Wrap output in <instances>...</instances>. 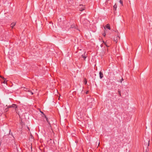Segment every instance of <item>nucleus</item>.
Returning a JSON list of instances; mask_svg holds the SVG:
<instances>
[{
  "label": "nucleus",
  "instance_id": "obj_17",
  "mask_svg": "<svg viewBox=\"0 0 152 152\" xmlns=\"http://www.w3.org/2000/svg\"><path fill=\"white\" fill-rule=\"evenodd\" d=\"M117 7V6L116 5V4H115V10H116V9Z\"/></svg>",
  "mask_w": 152,
  "mask_h": 152
},
{
  "label": "nucleus",
  "instance_id": "obj_3",
  "mask_svg": "<svg viewBox=\"0 0 152 152\" xmlns=\"http://www.w3.org/2000/svg\"><path fill=\"white\" fill-rule=\"evenodd\" d=\"M6 106L7 107V108L6 109V110L8 108L12 107V108H15V110H16V108L17 107V106L16 105V104H12L11 105H10L9 106H7V105H6Z\"/></svg>",
  "mask_w": 152,
  "mask_h": 152
},
{
  "label": "nucleus",
  "instance_id": "obj_21",
  "mask_svg": "<svg viewBox=\"0 0 152 152\" xmlns=\"http://www.w3.org/2000/svg\"><path fill=\"white\" fill-rule=\"evenodd\" d=\"M40 112H41V113H43H43L42 112H41V111H40Z\"/></svg>",
  "mask_w": 152,
  "mask_h": 152
},
{
  "label": "nucleus",
  "instance_id": "obj_23",
  "mask_svg": "<svg viewBox=\"0 0 152 152\" xmlns=\"http://www.w3.org/2000/svg\"><path fill=\"white\" fill-rule=\"evenodd\" d=\"M146 152H147V150H146Z\"/></svg>",
  "mask_w": 152,
  "mask_h": 152
},
{
  "label": "nucleus",
  "instance_id": "obj_18",
  "mask_svg": "<svg viewBox=\"0 0 152 152\" xmlns=\"http://www.w3.org/2000/svg\"><path fill=\"white\" fill-rule=\"evenodd\" d=\"M88 93V91H87L86 92V94H87Z\"/></svg>",
  "mask_w": 152,
  "mask_h": 152
},
{
  "label": "nucleus",
  "instance_id": "obj_22",
  "mask_svg": "<svg viewBox=\"0 0 152 152\" xmlns=\"http://www.w3.org/2000/svg\"><path fill=\"white\" fill-rule=\"evenodd\" d=\"M31 94H33V93L32 92H31Z\"/></svg>",
  "mask_w": 152,
  "mask_h": 152
},
{
  "label": "nucleus",
  "instance_id": "obj_25",
  "mask_svg": "<svg viewBox=\"0 0 152 152\" xmlns=\"http://www.w3.org/2000/svg\"><path fill=\"white\" fill-rule=\"evenodd\" d=\"M103 43H105V42H104V41H103Z\"/></svg>",
  "mask_w": 152,
  "mask_h": 152
},
{
  "label": "nucleus",
  "instance_id": "obj_6",
  "mask_svg": "<svg viewBox=\"0 0 152 152\" xmlns=\"http://www.w3.org/2000/svg\"><path fill=\"white\" fill-rule=\"evenodd\" d=\"M16 24V23L15 22H14L11 23L10 25V26L12 28H13L14 26H15Z\"/></svg>",
  "mask_w": 152,
  "mask_h": 152
},
{
  "label": "nucleus",
  "instance_id": "obj_9",
  "mask_svg": "<svg viewBox=\"0 0 152 152\" xmlns=\"http://www.w3.org/2000/svg\"><path fill=\"white\" fill-rule=\"evenodd\" d=\"M77 26L75 24H73L71 25V28H76Z\"/></svg>",
  "mask_w": 152,
  "mask_h": 152
},
{
  "label": "nucleus",
  "instance_id": "obj_10",
  "mask_svg": "<svg viewBox=\"0 0 152 152\" xmlns=\"http://www.w3.org/2000/svg\"><path fill=\"white\" fill-rule=\"evenodd\" d=\"M115 92H118V94L119 95V96H121V91L119 90H116V89Z\"/></svg>",
  "mask_w": 152,
  "mask_h": 152
},
{
  "label": "nucleus",
  "instance_id": "obj_15",
  "mask_svg": "<svg viewBox=\"0 0 152 152\" xmlns=\"http://www.w3.org/2000/svg\"><path fill=\"white\" fill-rule=\"evenodd\" d=\"M87 83V81L86 79H85V80L84 81V83H85V84H86Z\"/></svg>",
  "mask_w": 152,
  "mask_h": 152
},
{
  "label": "nucleus",
  "instance_id": "obj_8",
  "mask_svg": "<svg viewBox=\"0 0 152 152\" xmlns=\"http://www.w3.org/2000/svg\"><path fill=\"white\" fill-rule=\"evenodd\" d=\"M77 114L78 117H80L81 118H82V116L79 111L77 112Z\"/></svg>",
  "mask_w": 152,
  "mask_h": 152
},
{
  "label": "nucleus",
  "instance_id": "obj_20",
  "mask_svg": "<svg viewBox=\"0 0 152 152\" xmlns=\"http://www.w3.org/2000/svg\"><path fill=\"white\" fill-rule=\"evenodd\" d=\"M99 141L98 142V145H99Z\"/></svg>",
  "mask_w": 152,
  "mask_h": 152
},
{
  "label": "nucleus",
  "instance_id": "obj_1",
  "mask_svg": "<svg viewBox=\"0 0 152 152\" xmlns=\"http://www.w3.org/2000/svg\"><path fill=\"white\" fill-rule=\"evenodd\" d=\"M115 35H116L117 37L116 40L115 39V42H117L118 41V40H120V35L119 34V33L117 30L116 31H115Z\"/></svg>",
  "mask_w": 152,
  "mask_h": 152
},
{
  "label": "nucleus",
  "instance_id": "obj_12",
  "mask_svg": "<svg viewBox=\"0 0 152 152\" xmlns=\"http://www.w3.org/2000/svg\"><path fill=\"white\" fill-rule=\"evenodd\" d=\"M149 142L150 140H148L147 142H145V145H147L148 146H149Z\"/></svg>",
  "mask_w": 152,
  "mask_h": 152
},
{
  "label": "nucleus",
  "instance_id": "obj_26",
  "mask_svg": "<svg viewBox=\"0 0 152 152\" xmlns=\"http://www.w3.org/2000/svg\"><path fill=\"white\" fill-rule=\"evenodd\" d=\"M113 8H114V6H113Z\"/></svg>",
  "mask_w": 152,
  "mask_h": 152
},
{
  "label": "nucleus",
  "instance_id": "obj_19",
  "mask_svg": "<svg viewBox=\"0 0 152 152\" xmlns=\"http://www.w3.org/2000/svg\"><path fill=\"white\" fill-rule=\"evenodd\" d=\"M4 83H5V80H4Z\"/></svg>",
  "mask_w": 152,
  "mask_h": 152
},
{
  "label": "nucleus",
  "instance_id": "obj_13",
  "mask_svg": "<svg viewBox=\"0 0 152 152\" xmlns=\"http://www.w3.org/2000/svg\"><path fill=\"white\" fill-rule=\"evenodd\" d=\"M116 1H118L122 5H123V1L122 0H116Z\"/></svg>",
  "mask_w": 152,
  "mask_h": 152
},
{
  "label": "nucleus",
  "instance_id": "obj_7",
  "mask_svg": "<svg viewBox=\"0 0 152 152\" xmlns=\"http://www.w3.org/2000/svg\"><path fill=\"white\" fill-rule=\"evenodd\" d=\"M99 74L100 78L101 79H102V77H103V73L101 72H100L99 73Z\"/></svg>",
  "mask_w": 152,
  "mask_h": 152
},
{
  "label": "nucleus",
  "instance_id": "obj_14",
  "mask_svg": "<svg viewBox=\"0 0 152 152\" xmlns=\"http://www.w3.org/2000/svg\"><path fill=\"white\" fill-rule=\"evenodd\" d=\"M45 115V117L46 119V120L47 121V122L49 124H50V122L48 121V119L47 118L46 116L45 115Z\"/></svg>",
  "mask_w": 152,
  "mask_h": 152
},
{
  "label": "nucleus",
  "instance_id": "obj_24",
  "mask_svg": "<svg viewBox=\"0 0 152 152\" xmlns=\"http://www.w3.org/2000/svg\"><path fill=\"white\" fill-rule=\"evenodd\" d=\"M28 129L29 130V128L28 127Z\"/></svg>",
  "mask_w": 152,
  "mask_h": 152
},
{
  "label": "nucleus",
  "instance_id": "obj_11",
  "mask_svg": "<svg viewBox=\"0 0 152 152\" xmlns=\"http://www.w3.org/2000/svg\"><path fill=\"white\" fill-rule=\"evenodd\" d=\"M86 52H85V53H84V55H82V57L84 58V60H85V59L86 58V57H87L86 56Z\"/></svg>",
  "mask_w": 152,
  "mask_h": 152
},
{
  "label": "nucleus",
  "instance_id": "obj_16",
  "mask_svg": "<svg viewBox=\"0 0 152 152\" xmlns=\"http://www.w3.org/2000/svg\"><path fill=\"white\" fill-rule=\"evenodd\" d=\"M104 33H103L102 34L104 36V37H105V36H106V34H105V31H104Z\"/></svg>",
  "mask_w": 152,
  "mask_h": 152
},
{
  "label": "nucleus",
  "instance_id": "obj_5",
  "mask_svg": "<svg viewBox=\"0 0 152 152\" xmlns=\"http://www.w3.org/2000/svg\"><path fill=\"white\" fill-rule=\"evenodd\" d=\"M106 28H107L109 30L110 29V25L109 24H107L105 26V27H104V29H105Z\"/></svg>",
  "mask_w": 152,
  "mask_h": 152
},
{
  "label": "nucleus",
  "instance_id": "obj_2",
  "mask_svg": "<svg viewBox=\"0 0 152 152\" xmlns=\"http://www.w3.org/2000/svg\"><path fill=\"white\" fill-rule=\"evenodd\" d=\"M116 80L118 82L121 83L122 81L124 80L123 78L120 75L118 76H116Z\"/></svg>",
  "mask_w": 152,
  "mask_h": 152
},
{
  "label": "nucleus",
  "instance_id": "obj_4",
  "mask_svg": "<svg viewBox=\"0 0 152 152\" xmlns=\"http://www.w3.org/2000/svg\"><path fill=\"white\" fill-rule=\"evenodd\" d=\"M79 8H80V11H82L84 10H85V6L82 5L80 4L79 5Z\"/></svg>",
  "mask_w": 152,
  "mask_h": 152
}]
</instances>
